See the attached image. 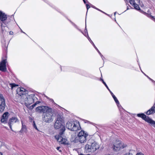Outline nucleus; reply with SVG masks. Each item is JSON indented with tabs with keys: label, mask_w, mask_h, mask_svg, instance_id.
<instances>
[{
	"label": "nucleus",
	"mask_w": 155,
	"mask_h": 155,
	"mask_svg": "<svg viewBox=\"0 0 155 155\" xmlns=\"http://www.w3.org/2000/svg\"><path fill=\"white\" fill-rule=\"evenodd\" d=\"M11 34V32H10V34Z\"/></svg>",
	"instance_id": "obj_46"
},
{
	"label": "nucleus",
	"mask_w": 155,
	"mask_h": 155,
	"mask_svg": "<svg viewBox=\"0 0 155 155\" xmlns=\"http://www.w3.org/2000/svg\"><path fill=\"white\" fill-rule=\"evenodd\" d=\"M99 148V145L92 140H90L85 147V150L87 152H94Z\"/></svg>",
	"instance_id": "obj_2"
},
{
	"label": "nucleus",
	"mask_w": 155,
	"mask_h": 155,
	"mask_svg": "<svg viewBox=\"0 0 155 155\" xmlns=\"http://www.w3.org/2000/svg\"><path fill=\"white\" fill-rule=\"evenodd\" d=\"M86 6L87 9V12L88 9H89V8H90V5L88 4H86Z\"/></svg>",
	"instance_id": "obj_28"
},
{
	"label": "nucleus",
	"mask_w": 155,
	"mask_h": 155,
	"mask_svg": "<svg viewBox=\"0 0 155 155\" xmlns=\"http://www.w3.org/2000/svg\"><path fill=\"white\" fill-rule=\"evenodd\" d=\"M80 123L79 121L75 120L74 121V124L71 131H77L81 129Z\"/></svg>",
	"instance_id": "obj_10"
},
{
	"label": "nucleus",
	"mask_w": 155,
	"mask_h": 155,
	"mask_svg": "<svg viewBox=\"0 0 155 155\" xmlns=\"http://www.w3.org/2000/svg\"><path fill=\"white\" fill-rule=\"evenodd\" d=\"M147 77L148 78H149L151 80V79L149 78L148 76H147Z\"/></svg>",
	"instance_id": "obj_44"
},
{
	"label": "nucleus",
	"mask_w": 155,
	"mask_h": 155,
	"mask_svg": "<svg viewBox=\"0 0 155 155\" xmlns=\"http://www.w3.org/2000/svg\"><path fill=\"white\" fill-rule=\"evenodd\" d=\"M127 145L126 144L121 143L118 140H116L114 143L113 144V150L116 151H118L121 149L127 147Z\"/></svg>",
	"instance_id": "obj_5"
},
{
	"label": "nucleus",
	"mask_w": 155,
	"mask_h": 155,
	"mask_svg": "<svg viewBox=\"0 0 155 155\" xmlns=\"http://www.w3.org/2000/svg\"><path fill=\"white\" fill-rule=\"evenodd\" d=\"M26 96V95L19 96L17 97H18V98H17V101L22 104H25V101Z\"/></svg>",
	"instance_id": "obj_15"
},
{
	"label": "nucleus",
	"mask_w": 155,
	"mask_h": 155,
	"mask_svg": "<svg viewBox=\"0 0 155 155\" xmlns=\"http://www.w3.org/2000/svg\"><path fill=\"white\" fill-rule=\"evenodd\" d=\"M137 115L138 117H141L146 122H147V120H148V119H149V118L148 116H146L145 114L143 113L138 114Z\"/></svg>",
	"instance_id": "obj_19"
},
{
	"label": "nucleus",
	"mask_w": 155,
	"mask_h": 155,
	"mask_svg": "<svg viewBox=\"0 0 155 155\" xmlns=\"http://www.w3.org/2000/svg\"><path fill=\"white\" fill-rule=\"evenodd\" d=\"M136 155H144V154L141 153H137Z\"/></svg>",
	"instance_id": "obj_35"
},
{
	"label": "nucleus",
	"mask_w": 155,
	"mask_h": 155,
	"mask_svg": "<svg viewBox=\"0 0 155 155\" xmlns=\"http://www.w3.org/2000/svg\"><path fill=\"white\" fill-rule=\"evenodd\" d=\"M92 7L93 8H94L97 10H99V11H101V12H103L104 13V12H102V11H101L100 10L98 9V8H96V7Z\"/></svg>",
	"instance_id": "obj_32"
},
{
	"label": "nucleus",
	"mask_w": 155,
	"mask_h": 155,
	"mask_svg": "<svg viewBox=\"0 0 155 155\" xmlns=\"http://www.w3.org/2000/svg\"><path fill=\"white\" fill-rule=\"evenodd\" d=\"M87 136L88 134L84 130H82L78 133V136L71 141L74 143L79 142L81 143H83L86 142V137Z\"/></svg>",
	"instance_id": "obj_3"
},
{
	"label": "nucleus",
	"mask_w": 155,
	"mask_h": 155,
	"mask_svg": "<svg viewBox=\"0 0 155 155\" xmlns=\"http://www.w3.org/2000/svg\"><path fill=\"white\" fill-rule=\"evenodd\" d=\"M60 147H57L56 148V149L58 150H59L60 152H61V151L60 150Z\"/></svg>",
	"instance_id": "obj_33"
},
{
	"label": "nucleus",
	"mask_w": 155,
	"mask_h": 155,
	"mask_svg": "<svg viewBox=\"0 0 155 155\" xmlns=\"http://www.w3.org/2000/svg\"><path fill=\"white\" fill-rule=\"evenodd\" d=\"M55 121L54 128L56 129H60V132H65V127L64 126V120L63 116L60 115H58Z\"/></svg>",
	"instance_id": "obj_1"
},
{
	"label": "nucleus",
	"mask_w": 155,
	"mask_h": 155,
	"mask_svg": "<svg viewBox=\"0 0 155 155\" xmlns=\"http://www.w3.org/2000/svg\"><path fill=\"white\" fill-rule=\"evenodd\" d=\"M116 13V12H114V15H115Z\"/></svg>",
	"instance_id": "obj_42"
},
{
	"label": "nucleus",
	"mask_w": 155,
	"mask_h": 155,
	"mask_svg": "<svg viewBox=\"0 0 155 155\" xmlns=\"http://www.w3.org/2000/svg\"><path fill=\"white\" fill-rule=\"evenodd\" d=\"M36 104H35V103L34 104H33L32 106H31L30 107H31V108L32 109H33L35 107V106L36 105Z\"/></svg>",
	"instance_id": "obj_30"
},
{
	"label": "nucleus",
	"mask_w": 155,
	"mask_h": 155,
	"mask_svg": "<svg viewBox=\"0 0 155 155\" xmlns=\"http://www.w3.org/2000/svg\"><path fill=\"white\" fill-rule=\"evenodd\" d=\"M129 9V8L128 7H127V10H128V9Z\"/></svg>",
	"instance_id": "obj_41"
},
{
	"label": "nucleus",
	"mask_w": 155,
	"mask_h": 155,
	"mask_svg": "<svg viewBox=\"0 0 155 155\" xmlns=\"http://www.w3.org/2000/svg\"><path fill=\"white\" fill-rule=\"evenodd\" d=\"M11 34V32H10V34Z\"/></svg>",
	"instance_id": "obj_47"
},
{
	"label": "nucleus",
	"mask_w": 155,
	"mask_h": 155,
	"mask_svg": "<svg viewBox=\"0 0 155 155\" xmlns=\"http://www.w3.org/2000/svg\"><path fill=\"white\" fill-rule=\"evenodd\" d=\"M87 38L88 40L90 41V42L92 43L93 41H91L90 38L88 36V35H87Z\"/></svg>",
	"instance_id": "obj_31"
},
{
	"label": "nucleus",
	"mask_w": 155,
	"mask_h": 155,
	"mask_svg": "<svg viewBox=\"0 0 155 155\" xmlns=\"http://www.w3.org/2000/svg\"><path fill=\"white\" fill-rule=\"evenodd\" d=\"M7 18L6 15L0 11V20L2 22L1 23V27L2 31H4L3 27H5L3 25L4 22L6 19Z\"/></svg>",
	"instance_id": "obj_9"
},
{
	"label": "nucleus",
	"mask_w": 155,
	"mask_h": 155,
	"mask_svg": "<svg viewBox=\"0 0 155 155\" xmlns=\"http://www.w3.org/2000/svg\"><path fill=\"white\" fill-rule=\"evenodd\" d=\"M144 75H145V76H146V75L145 74H144Z\"/></svg>",
	"instance_id": "obj_48"
},
{
	"label": "nucleus",
	"mask_w": 155,
	"mask_h": 155,
	"mask_svg": "<svg viewBox=\"0 0 155 155\" xmlns=\"http://www.w3.org/2000/svg\"><path fill=\"white\" fill-rule=\"evenodd\" d=\"M134 1V0H130L129 2L130 4H132L133 3V2Z\"/></svg>",
	"instance_id": "obj_36"
},
{
	"label": "nucleus",
	"mask_w": 155,
	"mask_h": 155,
	"mask_svg": "<svg viewBox=\"0 0 155 155\" xmlns=\"http://www.w3.org/2000/svg\"><path fill=\"white\" fill-rule=\"evenodd\" d=\"M51 108L46 106H41L36 108V111L40 113H46Z\"/></svg>",
	"instance_id": "obj_7"
},
{
	"label": "nucleus",
	"mask_w": 155,
	"mask_h": 155,
	"mask_svg": "<svg viewBox=\"0 0 155 155\" xmlns=\"http://www.w3.org/2000/svg\"><path fill=\"white\" fill-rule=\"evenodd\" d=\"M64 132H60L59 134L55 136V137L58 142L61 144H67V140L64 138H63L62 136L64 134Z\"/></svg>",
	"instance_id": "obj_6"
},
{
	"label": "nucleus",
	"mask_w": 155,
	"mask_h": 155,
	"mask_svg": "<svg viewBox=\"0 0 155 155\" xmlns=\"http://www.w3.org/2000/svg\"><path fill=\"white\" fill-rule=\"evenodd\" d=\"M0 155H2V153L0 152Z\"/></svg>",
	"instance_id": "obj_40"
},
{
	"label": "nucleus",
	"mask_w": 155,
	"mask_h": 155,
	"mask_svg": "<svg viewBox=\"0 0 155 155\" xmlns=\"http://www.w3.org/2000/svg\"><path fill=\"white\" fill-rule=\"evenodd\" d=\"M92 44L93 45L94 47V48L96 49V50H97V47H96V46H95V45H94V43L93 42H92Z\"/></svg>",
	"instance_id": "obj_34"
},
{
	"label": "nucleus",
	"mask_w": 155,
	"mask_h": 155,
	"mask_svg": "<svg viewBox=\"0 0 155 155\" xmlns=\"http://www.w3.org/2000/svg\"><path fill=\"white\" fill-rule=\"evenodd\" d=\"M147 120V123H149L151 125L155 128V121L152 120L151 119L149 118Z\"/></svg>",
	"instance_id": "obj_20"
},
{
	"label": "nucleus",
	"mask_w": 155,
	"mask_h": 155,
	"mask_svg": "<svg viewBox=\"0 0 155 155\" xmlns=\"http://www.w3.org/2000/svg\"><path fill=\"white\" fill-rule=\"evenodd\" d=\"M27 91L23 88H18L17 90V95L16 97L18 96L25 95L26 92Z\"/></svg>",
	"instance_id": "obj_11"
},
{
	"label": "nucleus",
	"mask_w": 155,
	"mask_h": 155,
	"mask_svg": "<svg viewBox=\"0 0 155 155\" xmlns=\"http://www.w3.org/2000/svg\"><path fill=\"white\" fill-rule=\"evenodd\" d=\"M18 121V119L15 117H13L9 120L8 124L10 128L12 130H13L12 129V125L13 124Z\"/></svg>",
	"instance_id": "obj_12"
},
{
	"label": "nucleus",
	"mask_w": 155,
	"mask_h": 155,
	"mask_svg": "<svg viewBox=\"0 0 155 155\" xmlns=\"http://www.w3.org/2000/svg\"><path fill=\"white\" fill-rule=\"evenodd\" d=\"M135 2H136L137 4L140 5V0H137Z\"/></svg>",
	"instance_id": "obj_29"
},
{
	"label": "nucleus",
	"mask_w": 155,
	"mask_h": 155,
	"mask_svg": "<svg viewBox=\"0 0 155 155\" xmlns=\"http://www.w3.org/2000/svg\"><path fill=\"white\" fill-rule=\"evenodd\" d=\"M97 51H98V53L100 54V55L101 56H102L103 55H102L101 54V53H100V52L97 49V50H96Z\"/></svg>",
	"instance_id": "obj_37"
},
{
	"label": "nucleus",
	"mask_w": 155,
	"mask_h": 155,
	"mask_svg": "<svg viewBox=\"0 0 155 155\" xmlns=\"http://www.w3.org/2000/svg\"><path fill=\"white\" fill-rule=\"evenodd\" d=\"M7 120L5 119V118H3L2 117L1 120V121L2 123H5L7 122Z\"/></svg>",
	"instance_id": "obj_24"
},
{
	"label": "nucleus",
	"mask_w": 155,
	"mask_h": 155,
	"mask_svg": "<svg viewBox=\"0 0 155 155\" xmlns=\"http://www.w3.org/2000/svg\"><path fill=\"white\" fill-rule=\"evenodd\" d=\"M130 4L133 5L135 9L138 10H140V8L139 6V5L137 4L136 2H135V1H134L133 3Z\"/></svg>",
	"instance_id": "obj_21"
},
{
	"label": "nucleus",
	"mask_w": 155,
	"mask_h": 155,
	"mask_svg": "<svg viewBox=\"0 0 155 155\" xmlns=\"http://www.w3.org/2000/svg\"><path fill=\"white\" fill-rule=\"evenodd\" d=\"M144 75H145V76H146V75L145 74H144Z\"/></svg>",
	"instance_id": "obj_50"
},
{
	"label": "nucleus",
	"mask_w": 155,
	"mask_h": 155,
	"mask_svg": "<svg viewBox=\"0 0 155 155\" xmlns=\"http://www.w3.org/2000/svg\"><path fill=\"white\" fill-rule=\"evenodd\" d=\"M40 103V102L39 101H37L35 102V104H36V105H37V104H38L39 103Z\"/></svg>",
	"instance_id": "obj_38"
},
{
	"label": "nucleus",
	"mask_w": 155,
	"mask_h": 155,
	"mask_svg": "<svg viewBox=\"0 0 155 155\" xmlns=\"http://www.w3.org/2000/svg\"><path fill=\"white\" fill-rule=\"evenodd\" d=\"M33 127L35 128L37 130H38V129L37 127V126L35 124V122L34 121H33Z\"/></svg>",
	"instance_id": "obj_27"
},
{
	"label": "nucleus",
	"mask_w": 155,
	"mask_h": 155,
	"mask_svg": "<svg viewBox=\"0 0 155 155\" xmlns=\"http://www.w3.org/2000/svg\"><path fill=\"white\" fill-rule=\"evenodd\" d=\"M147 77L148 78H149L151 80V79L149 78L148 76H147Z\"/></svg>",
	"instance_id": "obj_43"
},
{
	"label": "nucleus",
	"mask_w": 155,
	"mask_h": 155,
	"mask_svg": "<svg viewBox=\"0 0 155 155\" xmlns=\"http://www.w3.org/2000/svg\"><path fill=\"white\" fill-rule=\"evenodd\" d=\"M53 120L51 109L44 114L42 117V120L46 123H50L53 121Z\"/></svg>",
	"instance_id": "obj_4"
},
{
	"label": "nucleus",
	"mask_w": 155,
	"mask_h": 155,
	"mask_svg": "<svg viewBox=\"0 0 155 155\" xmlns=\"http://www.w3.org/2000/svg\"><path fill=\"white\" fill-rule=\"evenodd\" d=\"M85 30H86V31H87V30L86 28L85 29Z\"/></svg>",
	"instance_id": "obj_45"
},
{
	"label": "nucleus",
	"mask_w": 155,
	"mask_h": 155,
	"mask_svg": "<svg viewBox=\"0 0 155 155\" xmlns=\"http://www.w3.org/2000/svg\"><path fill=\"white\" fill-rule=\"evenodd\" d=\"M6 60H2L0 64V70L2 71H5L6 70Z\"/></svg>",
	"instance_id": "obj_13"
},
{
	"label": "nucleus",
	"mask_w": 155,
	"mask_h": 155,
	"mask_svg": "<svg viewBox=\"0 0 155 155\" xmlns=\"http://www.w3.org/2000/svg\"><path fill=\"white\" fill-rule=\"evenodd\" d=\"M10 86H11L12 89L14 87H15L16 86H18L17 85L14 84H10Z\"/></svg>",
	"instance_id": "obj_25"
},
{
	"label": "nucleus",
	"mask_w": 155,
	"mask_h": 155,
	"mask_svg": "<svg viewBox=\"0 0 155 155\" xmlns=\"http://www.w3.org/2000/svg\"><path fill=\"white\" fill-rule=\"evenodd\" d=\"M22 124V128L21 130V131L22 132H26L27 131V129L26 128V126L23 124V122L21 121Z\"/></svg>",
	"instance_id": "obj_22"
},
{
	"label": "nucleus",
	"mask_w": 155,
	"mask_h": 155,
	"mask_svg": "<svg viewBox=\"0 0 155 155\" xmlns=\"http://www.w3.org/2000/svg\"><path fill=\"white\" fill-rule=\"evenodd\" d=\"M35 96L34 94H32L27 96L26 95L25 98V104H30L34 102L33 97Z\"/></svg>",
	"instance_id": "obj_8"
},
{
	"label": "nucleus",
	"mask_w": 155,
	"mask_h": 155,
	"mask_svg": "<svg viewBox=\"0 0 155 155\" xmlns=\"http://www.w3.org/2000/svg\"><path fill=\"white\" fill-rule=\"evenodd\" d=\"M5 99H3L0 104V113L3 111L5 109Z\"/></svg>",
	"instance_id": "obj_18"
},
{
	"label": "nucleus",
	"mask_w": 155,
	"mask_h": 155,
	"mask_svg": "<svg viewBox=\"0 0 155 155\" xmlns=\"http://www.w3.org/2000/svg\"><path fill=\"white\" fill-rule=\"evenodd\" d=\"M101 80H102V82L103 83V84H104V85H105V86L108 89V91H110V92L111 95H112L113 97V98L114 99L115 101V102H116V103L117 104H119V101H118V100H117V98L115 96L114 94L113 93L110 91V90L109 89V88L107 86V84H106V83H105V82H104V81L102 79H101Z\"/></svg>",
	"instance_id": "obj_14"
},
{
	"label": "nucleus",
	"mask_w": 155,
	"mask_h": 155,
	"mask_svg": "<svg viewBox=\"0 0 155 155\" xmlns=\"http://www.w3.org/2000/svg\"><path fill=\"white\" fill-rule=\"evenodd\" d=\"M144 75H145V76H146V75L145 74H144Z\"/></svg>",
	"instance_id": "obj_49"
},
{
	"label": "nucleus",
	"mask_w": 155,
	"mask_h": 155,
	"mask_svg": "<svg viewBox=\"0 0 155 155\" xmlns=\"http://www.w3.org/2000/svg\"><path fill=\"white\" fill-rule=\"evenodd\" d=\"M3 99H5L2 95L0 93V101L1 102L2 101Z\"/></svg>",
	"instance_id": "obj_26"
},
{
	"label": "nucleus",
	"mask_w": 155,
	"mask_h": 155,
	"mask_svg": "<svg viewBox=\"0 0 155 155\" xmlns=\"http://www.w3.org/2000/svg\"><path fill=\"white\" fill-rule=\"evenodd\" d=\"M155 113V104L146 112L147 115H150Z\"/></svg>",
	"instance_id": "obj_17"
},
{
	"label": "nucleus",
	"mask_w": 155,
	"mask_h": 155,
	"mask_svg": "<svg viewBox=\"0 0 155 155\" xmlns=\"http://www.w3.org/2000/svg\"><path fill=\"white\" fill-rule=\"evenodd\" d=\"M9 115V114L8 112H5L3 114L2 117L5 119L7 120Z\"/></svg>",
	"instance_id": "obj_23"
},
{
	"label": "nucleus",
	"mask_w": 155,
	"mask_h": 155,
	"mask_svg": "<svg viewBox=\"0 0 155 155\" xmlns=\"http://www.w3.org/2000/svg\"><path fill=\"white\" fill-rule=\"evenodd\" d=\"M83 2H84V3H86V1H85V0H83Z\"/></svg>",
	"instance_id": "obj_39"
},
{
	"label": "nucleus",
	"mask_w": 155,
	"mask_h": 155,
	"mask_svg": "<svg viewBox=\"0 0 155 155\" xmlns=\"http://www.w3.org/2000/svg\"><path fill=\"white\" fill-rule=\"evenodd\" d=\"M74 121H68L66 124V127L68 129L71 130L74 124Z\"/></svg>",
	"instance_id": "obj_16"
}]
</instances>
